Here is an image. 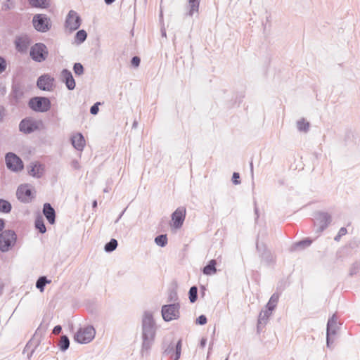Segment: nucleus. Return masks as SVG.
I'll return each instance as SVG.
<instances>
[{
    "label": "nucleus",
    "mask_w": 360,
    "mask_h": 360,
    "mask_svg": "<svg viewBox=\"0 0 360 360\" xmlns=\"http://www.w3.org/2000/svg\"><path fill=\"white\" fill-rule=\"evenodd\" d=\"M125 212V210H124L119 215L118 218L115 220V223H117L118 221L121 219V217H122L124 212Z\"/></svg>",
    "instance_id": "57"
},
{
    "label": "nucleus",
    "mask_w": 360,
    "mask_h": 360,
    "mask_svg": "<svg viewBox=\"0 0 360 360\" xmlns=\"http://www.w3.org/2000/svg\"><path fill=\"white\" fill-rule=\"evenodd\" d=\"M41 124H42L41 120H37L32 117H26L19 122L18 129L21 133L27 135L39 130Z\"/></svg>",
    "instance_id": "5"
},
{
    "label": "nucleus",
    "mask_w": 360,
    "mask_h": 360,
    "mask_svg": "<svg viewBox=\"0 0 360 360\" xmlns=\"http://www.w3.org/2000/svg\"><path fill=\"white\" fill-rule=\"evenodd\" d=\"M256 249L259 253L262 262L267 265H271L275 262L274 257L271 251L266 248L263 243H259L258 240L256 243Z\"/></svg>",
    "instance_id": "13"
},
{
    "label": "nucleus",
    "mask_w": 360,
    "mask_h": 360,
    "mask_svg": "<svg viewBox=\"0 0 360 360\" xmlns=\"http://www.w3.org/2000/svg\"><path fill=\"white\" fill-rule=\"evenodd\" d=\"M61 352H65L70 347V340L66 335H63L58 344Z\"/></svg>",
    "instance_id": "33"
},
{
    "label": "nucleus",
    "mask_w": 360,
    "mask_h": 360,
    "mask_svg": "<svg viewBox=\"0 0 360 360\" xmlns=\"http://www.w3.org/2000/svg\"><path fill=\"white\" fill-rule=\"evenodd\" d=\"M182 340L180 339L176 344L171 342L169 344L163 343V354L172 358L174 360H179L181 354Z\"/></svg>",
    "instance_id": "10"
},
{
    "label": "nucleus",
    "mask_w": 360,
    "mask_h": 360,
    "mask_svg": "<svg viewBox=\"0 0 360 360\" xmlns=\"http://www.w3.org/2000/svg\"><path fill=\"white\" fill-rule=\"evenodd\" d=\"M188 298L191 303H194L198 300V288L193 285L190 288L188 291Z\"/></svg>",
    "instance_id": "38"
},
{
    "label": "nucleus",
    "mask_w": 360,
    "mask_h": 360,
    "mask_svg": "<svg viewBox=\"0 0 360 360\" xmlns=\"http://www.w3.org/2000/svg\"><path fill=\"white\" fill-rule=\"evenodd\" d=\"M155 243L157 245L164 248L167 244V236L166 234H160L155 238Z\"/></svg>",
    "instance_id": "36"
},
{
    "label": "nucleus",
    "mask_w": 360,
    "mask_h": 360,
    "mask_svg": "<svg viewBox=\"0 0 360 360\" xmlns=\"http://www.w3.org/2000/svg\"><path fill=\"white\" fill-rule=\"evenodd\" d=\"M48 56V48L44 43H35L30 49V56L34 62L42 63L46 60Z\"/></svg>",
    "instance_id": "3"
},
{
    "label": "nucleus",
    "mask_w": 360,
    "mask_h": 360,
    "mask_svg": "<svg viewBox=\"0 0 360 360\" xmlns=\"http://www.w3.org/2000/svg\"><path fill=\"white\" fill-rule=\"evenodd\" d=\"M61 77L68 90H73L75 88V80L69 70L63 69L61 72Z\"/></svg>",
    "instance_id": "20"
},
{
    "label": "nucleus",
    "mask_w": 360,
    "mask_h": 360,
    "mask_svg": "<svg viewBox=\"0 0 360 360\" xmlns=\"http://www.w3.org/2000/svg\"><path fill=\"white\" fill-rule=\"evenodd\" d=\"M5 162L7 168L14 172H18L23 169L22 160L14 153L9 152L6 154Z\"/></svg>",
    "instance_id": "11"
},
{
    "label": "nucleus",
    "mask_w": 360,
    "mask_h": 360,
    "mask_svg": "<svg viewBox=\"0 0 360 360\" xmlns=\"http://www.w3.org/2000/svg\"><path fill=\"white\" fill-rule=\"evenodd\" d=\"M27 170L30 176L39 179L44 173V166L38 161L32 162L27 166Z\"/></svg>",
    "instance_id": "19"
},
{
    "label": "nucleus",
    "mask_w": 360,
    "mask_h": 360,
    "mask_svg": "<svg viewBox=\"0 0 360 360\" xmlns=\"http://www.w3.org/2000/svg\"><path fill=\"white\" fill-rule=\"evenodd\" d=\"M250 172H251L252 176H253V163H252V161H251L250 163Z\"/></svg>",
    "instance_id": "59"
},
{
    "label": "nucleus",
    "mask_w": 360,
    "mask_h": 360,
    "mask_svg": "<svg viewBox=\"0 0 360 360\" xmlns=\"http://www.w3.org/2000/svg\"><path fill=\"white\" fill-rule=\"evenodd\" d=\"M11 0H6V2L4 4V7L5 10H9L11 9V4H12Z\"/></svg>",
    "instance_id": "49"
},
{
    "label": "nucleus",
    "mask_w": 360,
    "mask_h": 360,
    "mask_svg": "<svg viewBox=\"0 0 360 360\" xmlns=\"http://www.w3.org/2000/svg\"><path fill=\"white\" fill-rule=\"evenodd\" d=\"M87 38V32L84 30H79L77 32L75 36V43L80 44L85 41Z\"/></svg>",
    "instance_id": "35"
},
{
    "label": "nucleus",
    "mask_w": 360,
    "mask_h": 360,
    "mask_svg": "<svg viewBox=\"0 0 360 360\" xmlns=\"http://www.w3.org/2000/svg\"><path fill=\"white\" fill-rule=\"evenodd\" d=\"M206 343H207V339L205 338H202L201 340H200V346L202 347V348H204L206 345Z\"/></svg>",
    "instance_id": "53"
},
{
    "label": "nucleus",
    "mask_w": 360,
    "mask_h": 360,
    "mask_svg": "<svg viewBox=\"0 0 360 360\" xmlns=\"http://www.w3.org/2000/svg\"><path fill=\"white\" fill-rule=\"evenodd\" d=\"M232 183L234 185H238L240 184V174L238 172H233L231 178Z\"/></svg>",
    "instance_id": "43"
},
{
    "label": "nucleus",
    "mask_w": 360,
    "mask_h": 360,
    "mask_svg": "<svg viewBox=\"0 0 360 360\" xmlns=\"http://www.w3.org/2000/svg\"><path fill=\"white\" fill-rule=\"evenodd\" d=\"M141 59L139 56H134L131 60V64L133 67L137 68L139 66Z\"/></svg>",
    "instance_id": "46"
},
{
    "label": "nucleus",
    "mask_w": 360,
    "mask_h": 360,
    "mask_svg": "<svg viewBox=\"0 0 360 360\" xmlns=\"http://www.w3.org/2000/svg\"><path fill=\"white\" fill-rule=\"evenodd\" d=\"M337 316L333 314L327 322L326 326V345L327 347L330 348L331 345L333 343V340L331 339V336L335 335L338 330L337 324Z\"/></svg>",
    "instance_id": "12"
},
{
    "label": "nucleus",
    "mask_w": 360,
    "mask_h": 360,
    "mask_svg": "<svg viewBox=\"0 0 360 360\" xmlns=\"http://www.w3.org/2000/svg\"><path fill=\"white\" fill-rule=\"evenodd\" d=\"M32 25L34 29L39 32H46L51 28V19L42 13L35 14L32 18Z\"/></svg>",
    "instance_id": "7"
},
{
    "label": "nucleus",
    "mask_w": 360,
    "mask_h": 360,
    "mask_svg": "<svg viewBox=\"0 0 360 360\" xmlns=\"http://www.w3.org/2000/svg\"><path fill=\"white\" fill-rule=\"evenodd\" d=\"M34 226L36 229L39 231L41 233H44L46 231V228L44 224V219L41 215H38L36 217L35 221H34Z\"/></svg>",
    "instance_id": "29"
},
{
    "label": "nucleus",
    "mask_w": 360,
    "mask_h": 360,
    "mask_svg": "<svg viewBox=\"0 0 360 360\" xmlns=\"http://www.w3.org/2000/svg\"><path fill=\"white\" fill-rule=\"evenodd\" d=\"M16 196L23 203H28L34 198L32 191L28 184L19 186L16 191Z\"/></svg>",
    "instance_id": "16"
},
{
    "label": "nucleus",
    "mask_w": 360,
    "mask_h": 360,
    "mask_svg": "<svg viewBox=\"0 0 360 360\" xmlns=\"http://www.w3.org/2000/svg\"><path fill=\"white\" fill-rule=\"evenodd\" d=\"M360 270V262H354L349 268V276L356 275Z\"/></svg>",
    "instance_id": "40"
},
{
    "label": "nucleus",
    "mask_w": 360,
    "mask_h": 360,
    "mask_svg": "<svg viewBox=\"0 0 360 360\" xmlns=\"http://www.w3.org/2000/svg\"><path fill=\"white\" fill-rule=\"evenodd\" d=\"M23 95L22 91L18 86H13L9 95L11 105H16Z\"/></svg>",
    "instance_id": "24"
},
{
    "label": "nucleus",
    "mask_w": 360,
    "mask_h": 360,
    "mask_svg": "<svg viewBox=\"0 0 360 360\" xmlns=\"http://www.w3.org/2000/svg\"><path fill=\"white\" fill-rule=\"evenodd\" d=\"M81 18L77 13L71 10L66 17L65 25L67 29L72 32L79 29L81 25Z\"/></svg>",
    "instance_id": "14"
},
{
    "label": "nucleus",
    "mask_w": 360,
    "mask_h": 360,
    "mask_svg": "<svg viewBox=\"0 0 360 360\" xmlns=\"http://www.w3.org/2000/svg\"><path fill=\"white\" fill-rule=\"evenodd\" d=\"M105 4L110 5L115 1V0H104Z\"/></svg>",
    "instance_id": "56"
},
{
    "label": "nucleus",
    "mask_w": 360,
    "mask_h": 360,
    "mask_svg": "<svg viewBox=\"0 0 360 360\" xmlns=\"http://www.w3.org/2000/svg\"><path fill=\"white\" fill-rule=\"evenodd\" d=\"M100 105V103L99 102H97L96 103H94L91 108H90V113L91 115H96L98 114V111H99V106Z\"/></svg>",
    "instance_id": "45"
},
{
    "label": "nucleus",
    "mask_w": 360,
    "mask_h": 360,
    "mask_svg": "<svg viewBox=\"0 0 360 360\" xmlns=\"http://www.w3.org/2000/svg\"><path fill=\"white\" fill-rule=\"evenodd\" d=\"M206 288L204 286V285H201L200 286V295H201V297H204L205 296V291H206Z\"/></svg>",
    "instance_id": "54"
},
{
    "label": "nucleus",
    "mask_w": 360,
    "mask_h": 360,
    "mask_svg": "<svg viewBox=\"0 0 360 360\" xmlns=\"http://www.w3.org/2000/svg\"><path fill=\"white\" fill-rule=\"evenodd\" d=\"M28 106L34 112H46L50 110L51 103L47 97L34 96L30 99Z\"/></svg>",
    "instance_id": "2"
},
{
    "label": "nucleus",
    "mask_w": 360,
    "mask_h": 360,
    "mask_svg": "<svg viewBox=\"0 0 360 360\" xmlns=\"http://www.w3.org/2000/svg\"><path fill=\"white\" fill-rule=\"evenodd\" d=\"M216 265L217 262L215 259L210 260L208 263L202 268V274L207 276L214 274L217 272Z\"/></svg>",
    "instance_id": "26"
},
{
    "label": "nucleus",
    "mask_w": 360,
    "mask_h": 360,
    "mask_svg": "<svg viewBox=\"0 0 360 360\" xmlns=\"http://www.w3.org/2000/svg\"><path fill=\"white\" fill-rule=\"evenodd\" d=\"M341 237H342V236H340V235L338 233V234L336 235V236L334 238V240H335V241H339V240H340Z\"/></svg>",
    "instance_id": "60"
},
{
    "label": "nucleus",
    "mask_w": 360,
    "mask_h": 360,
    "mask_svg": "<svg viewBox=\"0 0 360 360\" xmlns=\"http://www.w3.org/2000/svg\"><path fill=\"white\" fill-rule=\"evenodd\" d=\"M179 304L172 303L165 304L162 307L161 314L165 321L169 322L172 320H176L179 318Z\"/></svg>",
    "instance_id": "8"
},
{
    "label": "nucleus",
    "mask_w": 360,
    "mask_h": 360,
    "mask_svg": "<svg viewBox=\"0 0 360 360\" xmlns=\"http://www.w3.org/2000/svg\"><path fill=\"white\" fill-rule=\"evenodd\" d=\"M6 115V109L4 106H0V122L4 121V117Z\"/></svg>",
    "instance_id": "47"
},
{
    "label": "nucleus",
    "mask_w": 360,
    "mask_h": 360,
    "mask_svg": "<svg viewBox=\"0 0 360 360\" xmlns=\"http://www.w3.org/2000/svg\"><path fill=\"white\" fill-rule=\"evenodd\" d=\"M53 77L49 74H44L38 77L37 86L42 91H50L53 89Z\"/></svg>",
    "instance_id": "18"
},
{
    "label": "nucleus",
    "mask_w": 360,
    "mask_h": 360,
    "mask_svg": "<svg viewBox=\"0 0 360 360\" xmlns=\"http://www.w3.org/2000/svg\"><path fill=\"white\" fill-rule=\"evenodd\" d=\"M312 240L309 238H305L301 240L297 243H295L290 248V252H296L305 249L306 248L311 245Z\"/></svg>",
    "instance_id": "23"
},
{
    "label": "nucleus",
    "mask_w": 360,
    "mask_h": 360,
    "mask_svg": "<svg viewBox=\"0 0 360 360\" xmlns=\"http://www.w3.org/2000/svg\"><path fill=\"white\" fill-rule=\"evenodd\" d=\"M200 0H188V12L186 15L192 17L195 13H198Z\"/></svg>",
    "instance_id": "25"
},
{
    "label": "nucleus",
    "mask_w": 360,
    "mask_h": 360,
    "mask_svg": "<svg viewBox=\"0 0 360 360\" xmlns=\"http://www.w3.org/2000/svg\"><path fill=\"white\" fill-rule=\"evenodd\" d=\"M71 143L73 147L79 150H83L85 146V140L82 134L78 132L71 137Z\"/></svg>",
    "instance_id": "22"
},
{
    "label": "nucleus",
    "mask_w": 360,
    "mask_h": 360,
    "mask_svg": "<svg viewBox=\"0 0 360 360\" xmlns=\"http://www.w3.org/2000/svg\"><path fill=\"white\" fill-rule=\"evenodd\" d=\"M278 299H279L278 294L274 293L271 296L269 302H267V304L266 305V309H269V310H271L273 311L278 303Z\"/></svg>",
    "instance_id": "34"
},
{
    "label": "nucleus",
    "mask_w": 360,
    "mask_h": 360,
    "mask_svg": "<svg viewBox=\"0 0 360 360\" xmlns=\"http://www.w3.org/2000/svg\"><path fill=\"white\" fill-rule=\"evenodd\" d=\"M207 319L205 315H200L195 320V323L196 324H198V325H205L207 323Z\"/></svg>",
    "instance_id": "42"
},
{
    "label": "nucleus",
    "mask_w": 360,
    "mask_h": 360,
    "mask_svg": "<svg viewBox=\"0 0 360 360\" xmlns=\"http://www.w3.org/2000/svg\"><path fill=\"white\" fill-rule=\"evenodd\" d=\"M43 214L50 224H54L56 222V211L51 205L46 202L43 205Z\"/></svg>",
    "instance_id": "21"
},
{
    "label": "nucleus",
    "mask_w": 360,
    "mask_h": 360,
    "mask_svg": "<svg viewBox=\"0 0 360 360\" xmlns=\"http://www.w3.org/2000/svg\"><path fill=\"white\" fill-rule=\"evenodd\" d=\"M6 67L7 63L6 59L4 57L0 56V74H1L6 70Z\"/></svg>",
    "instance_id": "44"
},
{
    "label": "nucleus",
    "mask_w": 360,
    "mask_h": 360,
    "mask_svg": "<svg viewBox=\"0 0 360 360\" xmlns=\"http://www.w3.org/2000/svg\"><path fill=\"white\" fill-rule=\"evenodd\" d=\"M73 71L76 75L80 76L84 74V66L80 63H75L73 65Z\"/></svg>",
    "instance_id": "41"
},
{
    "label": "nucleus",
    "mask_w": 360,
    "mask_h": 360,
    "mask_svg": "<svg viewBox=\"0 0 360 360\" xmlns=\"http://www.w3.org/2000/svg\"><path fill=\"white\" fill-rule=\"evenodd\" d=\"M96 330L92 326L79 328L74 335V340L79 344H87L93 340Z\"/></svg>",
    "instance_id": "6"
},
{
    "label": "nucleus",
    "mask_w": 360,
    "mask_h": 360,
    "mask_svg": "<svg viewBox=\"0 0 360 360\" xmlns=\"http://www.w3.org/2000/svg\"><path fill=\"white\" fill-rule=\"evenodd\" d=\"M62 330V327L60 325L56 326L53 329V333L57 335L59 334Z\"/></svg>",
    "instance_id": "48"
},
{
    "label": "nucleus",
    "mask_w": 360,
    "mask_h": 360,
    "mask_svg": "<svg viewBox=\"0 0 360 360\" xmlns=\"http://www.w3.org/2000/svg\"><path fill=\"white\" fill-rule=\"evenodd\" d=\"M12 210V205L11 202L6 200L0 198V212L8 214L10 213Z\"/></svg>",
    "instance_id": "31"
},
{
    "label": "nucleus",
    "mask_w": 360,
    "mask_h": 360,
    "mask_svg": "<svg viewBox=\"0 0 360 360\" xmlns=\"http://www.w3.org/2000/svg\"><path fill=\"white\" fill-rule=\"evenodd\" d=\"M272 311L269 310V309H266L264 311H262L259 313V318H258V322H257V329L259 330L261 325H265L269 317L271 314Z\"/></svg>",
    "instance_id": "27"
},
{
    "label": "nucleus",
    "mask_w": 360,
    "mask_h": 360,
    "mask_svg": "<svg viewBox=\"0 0 360 360\" xmlns=\"http://www.w3.org/2000/svg\"><path fill=\"white\" fill-rule=\"evenodd\" d=\"M30 5L33 8H47L49 7V0H28Z\"/></svg>",
    "instance_id": "28"
},
{
    "label": "nucleus",
    "mask_w": 360,
    "mask_h": 360,
    "mask_svg": "<svg viewBox=\"0 0 360 360\" xmlns=\"http://www.w3.org/2000/svg\"><path fill=\"white\" fill-rule=\"evenodd\" d=\"M161 34L162 37H166V30L165 28L161 29Z\"/></svg>",
    "instance_id": "61"
},
{
    "label": "nucleus",
    "mask_w": 360,
    "mask_h": 360,
    "mask_svg": "<svg viewBox=\"0 0 360 360\" xmlns=\"http://www.w3.org/2000/svg\"><path fill=\"white\" fill-rule=\"evenodd\" d=\"M3 288H4V285H3V283H0V295L2 294Z\"/></svg>",
    "instance_id": "62"
},
{
    "label": "nucleus",
    "mask_w": 360,
    "mask_h": 360,
    "mask_svg": "<svg viewBox=\"0 0 360 360\" xmlns=\"http://www.w3.org/2000/svg\"><path fill=\"white\" fill-rule=\"evenodd\" d=\"M50 283L51 280H49L45 276H40L37 280L36 288L39 289L40 292H44L46 285Z\"/></svg>",
    "instance_id": "30"
},
{
    "label": "nucleus",
    "mask_w": 360,
    "mask_h": 360,
    "mask_svg": "<svg viewBox=\"0 0 360 360\" xmlns=\"http://www.w3.org/2000/svg\"><path fill=\"white\" fill-rule=\"evenodd\" d=\"M98 206V202H97V200H94L93 202H92V207L93 209H96Z\"/></svg>",
    "instance_id": "55"
},
{
    "label": "nucleus",
    "mask_w": 360,
    "mask_h": 360,
    "mask_svg": "<svg viewBox=\"0 0 360 360\" xmlns=\"http://www.w3.org/2000/svg\"><path fill=\"white\" fill-rule=\"evenodd\" d=\"M186 210L184 207H179L171 215L172 226L176 229H180L185 220Z\"/></svg>",
    "instance_id": "17"
},
{
    "label": "nucleus",
    "mask_w": 360,
    "mask_h": 360,
    "mask_svg": "<svg viewBox=\"0 0 360 360\" xmlns=\"http://www.w3.org/2000/svg\"><path fill=\"white\" fill-rule=\"evenodd\" d=\"M316 233L323 231L331 222V216L328 212H317L314 215Z\"/></svg>",
    "instance_id": "9"
},
{
    "label": "nucleus",
    "mask_w": 360,
    "mask_h": 360,
    "mask_svg": "<svg viewBox=\"0 0 360 360\" xmlns=\"http://www.w3.org/2000/svg\"><path fill=\"white\" fill-rule=\"evenodd\" d=\"M71 166L75 169H78L79 168V162L77 160H73L71 162Z\"/></svg>",
    "instance_id": "50"
},
{
    "label": "nucleus",
    "mask_w": 360,
    "mask_h": 360,
    "mask_svg": "<svg viewBox=\"0 0 360 360\" xmlns=\"http://www.w3.org/2000/svg\"><path fill=\"white\" fill-rule=\"evenodd\" d=\"M138 126V122L136 120H134L132 124V129H136Z\"/></svg>",
    "instance_id": "58"
},
{
    "label": "nucleus",
    "mask_w": 360,
    "mask_h": 360,
    "mask_svg": "<svg viewBox=\"0 0 360 360\" xmlns=\"http://www.w3.org/2000/svg\"><path fill=\"white\" fill-rule=\"evenodd\" d=\"M17 236L13 230H4L0 233V251L6 252L16 243Z\"/></svg>",
    "instance_id": "4"
},
{
    "label": "nucleus",
    "mask_w": 360,
    "mask_h": 360,
    "mask_svg": "<svg viewBox=\"0 0 360 360\" xmlns=\"http://www.w3.org/2000/svg\"><path fill=\"white\" fill-rule=\"evenodd\" d=\"M15 49L20 53H25L27 51L31 44V39L27 34L17 35L13 41Z\"/></svg>",
    "instance_id": "15"
},
{
    "label": "nucleus",
    "mask_w": 360,
    "mask_h": 360,
    "mask_svg": "<svg viewBox=\"0 0 360 360\" xmlns=\"http://www.w3.org/2000/svg\"><path fill=\"white\" fill-rule=\"evenodd\" d=\"M347 229L345 227H342V228H340V229L339 230L338 233L340 236H343L347 233Z\"/></svg>",
    "instance_id": "52"
},
{
    "label": "nucleus",
    "mask_w": 360,
    "mask_h": 360,
    "mask_svg": "<svg viewBox=\"0 0 360 360\" xmlns=\"http://www.w3.org/2000/svg\"><path fill=\"white\" fill-rule=\"evenodd\" d=\"M310 124L304 118H302L297 122V127L299 131L307 132L309 129Z\"/></svg>",
    "instance_id": "32"
},
{
    "label": "nucleus",
    "mask_w": 360,
    "mask_h": 360,
    "mask_svg": "<svg viewBox=\"0 0 360 360\" xmlns=\"http://www.w3.org/2000/svg\"><path fill=\"white\" fill-rule=\"evenodd\" d=\"M117 245H118V243H117V240L115 238H112V239H110V240L109 242L105 243V245L104 246V250L106 252H112L117 248Z\"/></svg>",
    "instance_id": "37"
},
{
    "label": "nucleus",
    "mask_w": 360,
    "mask_h": 360,
    "mask_svg": "<svg viewBox=\"0 0 360 360\" xmlns=\"http://www.w3.org/2000/svg\"><path fill=\"white\" fill-rule=\"evenodd\" d=\"M257 211H258V210H257V208H255V213H256V214H257Z\"/></svg>",
    "instance_id": "64"
},
{
    "label": "nucleus",
    "mask_w": 360,
    "mask_h": 360,
    "mask_svg": "<svg viewBox=\"0 0 360 360\" xmlns=\"http://www.w3.org/2000/svg\"><path fill=\"white\" fill-rule=\"evenodd\" d=\"M39 345V343H37L35 344L33 347H32V340H30L27 345H25V347L24 348V350H23V353H25L26 352H27L29 349H30V352L27 354V358L30 359L31 358V356H32L33 353L35 351V349L37 348V347Z\"/></svg>",
    "instance_id": "39"
},
{
    "label": "nucleus",
    "mask_w": 360,
    "mask_h": 360,
    "mask_svg": "<svg viewBox=\"0 0 360 360\" xmlns=\"http://www.w3.org/2000/svg\"><path fill=\"white\" fill-rule=\"evenodd\" d=\"M212 343H210V344L209 345V350H210V349H211V346H212Z\"/></svg>",
    "instance_id": "63"
},
{
    "label": "nucleus",
    "mask_w": 360,
    "mask_h": 360,
    "mask_svg": "<svg viewBox=\"0 0 360 360\" xmlns=\"http://www.w3.org/2000/svg\"><path fill=\"white\" fill-rule=\"evenodd\" d=\"M5 226H6V221L4 219L2 218H0V233H1L2 231H4V229L5 228Z\"/></svg>",
    "instance_id": "51"
},
{
    "label": "nucleus",
    "mask_w": 360,
    "mask_h": 360,
    "mask_svg": "<svg viewBox=\"0 0 360 360\" xmlns=\"http://www.w3.org/2000/svg\"><path fill=\"white\" fill-rule=\"evenodd\" d=\"M157 331V326L153 313L146 311L141 319V354H148L154 342Z\"/></svg>",
    "instance_id": "1"
}]
</instances>
